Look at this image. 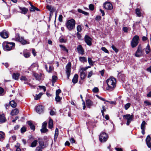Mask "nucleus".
Returning a JSON list of instances; mask_svg holds the SVG:
<instances>
[{
	"label": "nucleus",
	"instance_id": "1",
	"mask_svg": "<svg viewBox=\"0 0 151 151\" xmlns=\"http://www.w3.org/2000/svg\"><path fill=\"white\" fill-rule=\"evenodd\" d=\"M106 83L108 86L106 87V89L111 91L116 86V79L113 77H110L106 81Z\"/></svg>",
	"mask_w": 151,
	"mask_h": 151
},
{
	"label": "nucleus",
	"instance_id": "2",
	"mask_svg": "<svg viewBox=\"0 0 151 151\" xmlns=\"http://www.w3.org/2000/svg\"><path fill=\"white\" fill-rule=\"evenodd\" d=\"M15 46V44L14 42H5L3 44V48L4 50L9 51L13 49Z\"/></svg>",
	"mask_w": 151,
	"mask_h": 151
},
{
	"label": "nucleus",
	"instance_id": "3",
	"mask_svg": "<svg viewBox=\"0 0 151 151\" xmlns=\"http://www.w3.org/2000/svg\"><path fill=\"white\" fill-rule=\"evenodd\" d=\"M76 21L73 19H71L67 21L65 25L67 29L71 31L75 28Z\"/></svg>",
	"mask_w": 151,
	"mask_h": 151
},
{
	"label": "nucleus",
	"instance_id": "4",
	"mask_svg": "<svg viewBox=\"0 0 151 151\" xmlns=\"http://www.w3.org/2000/svg\"><path fill=\"white\" fill-rule=\"evenodd\" d=\"M99 138L101 142H104L107 140L108 136L107 133L104 132H101L99 136Z\"/></svg>",
	"mask_w": 151,
	"mask_h": 151
},
{
	"label": "nucleus",
	"instance_id": "5",
	"mask_svg": "<svg viewBox=\"0 0 151 151\" xmlns=\"http://www.w3.org/2000/svg\"><path fill=\"white\" fill-rule=\"evenodd\" d=\"M139 40L138 36L135 35L133 38L131 42V46L132 47H135L138 45Z\"/></svg>",
	"mask_w": 151,
	"mask_h": 151
},
{
	"label": "nucleus",
	"instance_id": "6",
	"mask_svg": "<svg viewBox=\"0 0 151 151\" xmlns=\"http://www.w3.org/2000/svg\"><path fill=\"white\" fill-rule=\"evenodd\" d=\"M144 51V49H142L141 46L140 45H139L135 53V56L138 57H140L143 55Z\"/></svg>",
	"mask_w": 151,
	"mask_h": 151
},
{
	"label": "nucleus",
	"instance_id": "7",
	"mask_svg": "<svg viewBox=\"0 0 151 151\" xmlns=\"http://www.w3.org/2000/svg\"><path fill=\"white\" fill-rule=\"evenodd\" d=\"M123 117L124 119L127 120V125H129L130 122L133 120L134 116L133 114L130 115V114H127L124 115Z\"/></svg>",
	"mask_w": 151,
	"mask_h": 151
},
{
	"label": "nucleus",
	"instance_id": "8",
	"mask_svg": "<svg viewBox=\"0 0 151 151\" xmlns=\"http://www.w3.org/2000/svg\"><path fill=\"white\" fill-rule=\"evenodd\" d=\"M71 64L70 63H68L66 66V73L67 76V78L69 79L70 74Z\"/></svg>",
	"mask_w": 151,
	"mask_h": 151
},
{
	"label": "nucleus",
	"instance_id": "9",
	"mask_svg": "<svg viewBox=\"0 0 151 151\" xmlns=\"http://www.w3.org/2000/svg\"><path fill=\"white\" fill-rule=\"evenodd\" d=\"M44 109V107L42 105L38 106L36 109V111L39 114H40L43 112Z\"/></svg>",
	"mask_w": 151,
	"mask_h": 151
},
{
	"label": "nucleus",
	"instance_id": "10",
	"mask_svg": "<svg viewBox=\"0 0 151 151\" xmlns=\"http://www.w3.org/2000/svg\"><path fill=\"white\" fill-rule=\"evenodd\" d=\"M85 41L87 45L91 46L92 44V39L88 35H86L84 37Z\"/></svg>",
	"mask_w": 151,
	"mask_h": 151
},
{
	"label": "nucleus",
	"instance_id": "11",
	"mask_svg": "<svg viewBox=\"0 0 151 151\" xmlns=\"http://www.w3.org/2000/svg\"><path fill=\"white\" fill-rule=\"evenodd\" d=\"M104 6L105 8L106 9L111 10L113 8L112 4L109 2L105 3L104 4Z\"/></svg>",
	"mask_w": 151,
	"mask_h": 151
},
{
	"label": "nucleus",
	"instance_id": "12",
	"mask_svg": "<svg viewBox=\"0 0 151 151\" xmlns=\"http://www.w3.org/2000/svg\"><path fill=\"white\" fill-rule=\"evenodd\" d=\"M46 8L50 11V16L52 14V12L55 11V9L54 7H52L49 5L47 6Z\"/></svg>",
	"mask_w": 151,
	"mask_h": 151
},
{
	"label": "nucleus",
	"instance_id": "13",
	"mask_svg": "<svg viewBox=\"0 0 151 151\" xmlns=\"http://www.w3.org/2000/svg\"><path fill=\"white\" fill-rule=\"evenodd\" d=\"M1 36L3 38H6L8 37V33L6 30H4L0 33Z\"/></svg>",
	"mask_w": 151,
	"mask_h": 151
},
{
	"label": "nucleus",
	"instance_id": "14",
	"mask_svg": "<svg viewBox=\"0 0 151 151\" xmlns=\"http://www.w3.org/2000/svg\"><path fill=\"white\" fill-rule=\"evenodd\" d=\"M77 50L79 54L81 55L84 54V50L81 45H79L77 46Z\"/></svg>",
	"mask_w": 151,
	"mask_h": 151
},
{
	"label": "nucleus",
	"instance_id": "15",
	"mask_svg": "<svg viewBox=\"0 0 151 151\" xmlns=\"http://www.w3.org/2000/svg\"><path fill=\"white\" fill-rule=\"evenodd\" d=\"M147 124V123H146L145 121H143L142 122V123L141 124V129H142V134L144 135L145 133V126Z\"/></svg>",
	"mask_w": 151,
	"mask_h": 151
},
{
	"label": "nucleus",
	"instance_id": "16",
	"mask_svg": "<svg viewBox=\"0 0 151 151\" xmlns=\"http://www.w3.org/2000/svg\"><path fill=\"white\" fill-rule=\"evenodd\" d=\"M86 104L87 106L90 108L93 105V102L91 100L88 99L86 101Z\"/></svg>",
	"mask_w": 151,
	"mask_h": 151
},
{
	"label": "nucleus",
	"instance_id": "17",
	"mask_svg": "<svg viewBox=\"0 0 151 151\" xmlns=\"http://www.w3.org/2000/svg\"><path fill=\"white\" fill-rule=\"evenodd\" d=\"M17 40H18V41L22 45H25L29 43V42L24 40V38L22 37H21L19 40H18V39H17Z\"/></svg>",
	"mask_w": 151,
	"mask_h": 151
},
{
	"label": "nucleus",
	"instance_id": "18",
	"mask_svg": "<svg viewBox=\"0 0 151 151\" xmlns=\"http://www.w3.org/2000/svg\"><path fill=\"white\" fill-rule=\"evenodd\" d=\"M151 140V137L149 135L147 136L146 139V141L147 146L148 147H150L151 146V144L150 143V141Z\"/></svg>",
	"mask_w": 151,
	"mask_h": 151
},
{
	"label": "nucleus",
	"instance_id": "19",
	"mask_svg": "<svg viewBox=\"0 0 151 151\" xmlns=\"http://www.w3.org/2000/svg\"><path fill=\"white\" fill-rule=\"evenodd\" d=\"M19 8L20 10L21 11L20 12V13L24 14H26L28 11V9L25 7H19Z\"/></svg>",
	"mask_w": 151,
	"mask_h": 151
},
{
	"label": "nucleus",
	"instance_id": "20",
	"mask_svg": "<svg viewBox=\"0 0 151 151\" xmlns=\"http://www.w3.org/2000/svg\"><path fill=\"white\" fill-rule=\"evenodd\" d=\"M6 119L3 114H0V122L4 123L6 122Z\"/></svg>",
	"mask_w": 151,
	"mask_h": 151
},
{
	"label": "nucleus",
	"instance_id": "21",
	"mask_svg": "<svg viewBox=\"0 0 151 151\" xmlns=\"http://www.w3.org/2000/svg\"><path fill=\"white\" fill-rule=\"evenodd\" d=\"M135 12L137 16L138 17H140L142 15L141 10L139 8L136 9L135 10Z\"/></svg>",
	"mask_w": 151,
	"mask_h": 151
},
{
	"label": "nucleus",
	"instance_id": "22",
	"mask_svg": "<svg viewBox=\"0 0 151 151\" xmlns=\"http://www.w3.org/2000/svg\"><path fill=\"white\" fill-rule=\"evenodd\" d=\"M19 111L18 109H15L12 111L11 114L12 116L16 115L19 113Z\"/></svg>",
	"mask_w": 151,
	"mask_h": 151
},
{
	"label": "nucleus",
	"instance_id": "23",
	"mask_svg": "<svg viewBox=\"0 0 151 151\" xmlns=\"http://www.w3.org/2000/svg\"><path fill=\"white\" fill-rule=\"evenodd\" d=\"M78 75L77 74H75L72 80L73 83H76L78 82Z\"/></svg>",
	"mask_w": 151,
	"mask_h": 151
},
{
	"label": "nucleus",
	"instance_id": "24",
	"mask_svg": "<svg viewBox=\"0 0 151 151\" xmlns=\"http://www.w3.org/2000/svg\"><path fill=\"white\" fill-rule=\"evenodd\" d=\"M27 124L29 126L31 129L34 131L35 130V126L33 124L31 121H28L27 122Z\"/></svg>",
	"mask_w": 151,
	"mask_h": 151
},
{
	"label": "nucleus",
	"instance_id": "25",
	"mask_svg": "<svg viewBox=\"0 0 151 151\" xmlns=\"http://www.w3.org/2000/svg\"><path fill=\"white\" fill-rule=\"evenodd\" d=\"M39 147L42 149H44L47 146L46 145L44 144L43 141H41L39 142Z\"/></svg>",
	"mask_w": 151,
	"mask_h": 151
},
{
	"label": "nucleus",
	"instance_id": "26",
	"mask_svg": "<svg viewBox=\"0 0 151 151\" xmlns=\"http://www.w3.org/2000/svg\"><path fill=\"white\" fill-rule=\"evenodd\" d=\"M58 129L56 128L55 130L54 140L55 141H56L57 138L58 136Z\"/></svg>",
	"mask_w": 151,
	"mask_h": 151
},
{
	"label": "nucleus",
	"instance_id": "27",
	"mask_svg": "<svg viewBox=\"0 0 151 151\" xmlns=\"http://www.w3.org/2000/svg\"><path fill=\"white\" fill-rule=\"evenodd\" d=\"M5 137V133L2 131H0V141H2Z\"/></svg>",
	"mask_w": 151,
	"mask_h": 151
},
{
	"label": "nucleus",
	"instance_id": "28",
	"mask_svg": "<svg viewBox=\"0 0 151 151\" xmlns=\"http://www.w3.org/2000/svg\"><path fill=\"white\" fill-rule=\"evenodd\" d=\"M30 4L31 6V7L30 8V12H33L34 11H35L36 10L38 11H39V10L38 8L34 6L33 5L31 4V3H30Z\"/></svg>",
	"mask_w": 151,
	"mask_h": 151
},
{
	"label": "nucleus",
	"instance_id": "29",
	"mask_svg": "<svg viewBox=\"0 0 151 151\" xmlns=\"http://www.w3.org/2000/svg\"><path fill=\"white\" fill-rule=\"evenodd\" d=\"M19 76V73H14L12 76L13 79L16 80H18Z\"/></svg>",
	"mask_w": 151,
	"mask_h": 151
},
{
	"label": "nucleus",
	"instance_id": "30",
	"mask_svg": "<svg viewBox=\"0 0 151 151\" xmlns=\"http://www.w3.org/2000/svg\"><path fill=\"white\" fill-rule=\"evenodd\" d=\"M45 67L47 71L49 73L51 72L54 69L53 67L51 65L50 66L48 70H47V67L46 65H45Z\"/></svg>",
	"mask_w": 151,
	"mask_h": 151
},
{
	"label": "nucleus",
	"instance_id": "31",
	"mask_svg": "<svg viewBox=\"0 0 151 151\" xmlns=\"http://www.w3.org/2000/svg\"><path fill=\"white\" fill-rule=\"evenodd\" d=\"M53 122L51 119H50L48 123V127L50 129H52L53 127Z\"/></svg>",
	"mask_w": 151,
	"mask_h": 151
},
{
	"label": "nucleus",
	"instance_id": "32",
	"mask_svg": "<svg viewBox=\"0 0 151 151\" xmlns=\"http://www.w3.org/2000/svg\"><path fill=\"white\" fill-rule=\"evenodd\" d=\"M9 104L13 108L15 107L17 105V103L14 100L10 101Z\"/></svg>",
	"mask_w": 151,
	"mask_h": 151
},
{
	"label": "nucleus",
	"instance_id": "33",
	"mask_svg": "<svg viewBox=\"0 0 151 151\" xmlns=\"http://www.w3.org/2000/svg\"><path fill=\"white\" fill-rule=\"evenodd\" d=\"M37 140H34L32 142L30 146L32 147H35L37 145Z\"/></svg>",
	"mask_w": 151,
	"mask_h": 151
},
{
	"label": "nucleus",
	"instance_id": "34",
	"mask_svg": "<svg viewBox=\"0 0 151 151\" xmlns=\"http://www.w3.org/2000/svg\"><path fill=\"white\" fill-rule=\"evenodd\" d=\"M34 76L36 78V80L39 81L41 79V76L36 73H34Z\"/></svg>",
	"mask_w": 151,
	"mask_h": 151
},
{
	"label": "nucleus",
	"instance_id": "35",
	"mask_svg": "<svg viewBox=\"0 0 151 151\" xmlns=\"http://www.w3.org/2000/svg\"><path fill=\"white\" fill-rule=\"evenodd\" d=\"M81 78L82 79H84L86 77V74L83 71L80 72Z\"/></svg>",
	"mask_w": 151,
	"mask_h": 151
},
{
	"label": "nucleus",
	"instance_id": "36",
	"mask_svg": "<svg viewBox=\"0 0 151 151\" xmlns=\"http://www.w3.org/2000/svg\"><path fill=\"white\" fill-rule=\"evenodd\" d=\"M151 50L150 48V46L149 44H148L145 48V51L146 54H148L149 52H150Z\"/></svg>",
	"mask_w": 151,
	"mask_h": 151
},
{
	"label": "nucleus",
	"instance_id": "37",
	"mask_svg": "<svg viewBox=\"0 0 151 151\" xmlns=\"http://www.w3.org/2000/svg\"><path fill=\"white\" fill-rule=\"evenodd\" d=\"M78 11L79 12L82 13L83 14L86 15H88V13H87L86 12H85L84 11H83L81 9H78Z\"/></svg>",
	"mask_w": 151,
	"mask_h": 151
},
{
	"label": "nucleus",
	"instance_id": "38",
	"mask_svg": "<svg viewBox=\"0 0 151 151\" xmlns=\"http://www.w3.org/2000/svg\"><path fill=\"white\" fill-rule=\"evenodd\" d=\"M80 60L82 62H86L87 61L86 58L84 57H81L79 58Z\"/></svg>",
	"mask_w": 151,
	"mask_h": 151
},
{
	"label": "nucleus",
	"instance_id": "39",
	"mask_svg": "<svg viewBox=\"0 0 151 151\" xmlns=\"http://www.w3.org/2000/svg\"><path fill=\"white\" fill-rule=\"evenodd\" d=\"M88 61L89 64L91 65H93L94 63V62L92 61L91 59L90 58H88Z\"/></svg>",
	"mask_w": 151,
	"mask_h": 151
},
{
	"label": "nucleus",
	"instance_id": "40",
	"mask_svg": "<svg viewBox=\"0 0 151 151\" xmlns=\"http://www.w3.org/2000/svg\"><path fill=\"white\" fill-rule=\"evenodd\" d=\"M58 79L57 76H52V83H55Z\"/></svg>",
	"mask_w": 151,
	"mask_h": 151
},
{
	"label": "nucleus",
	"instance_id": "41",
	"mask_svg": "<svg viewBox=\"0 0 151 151\" xmlns=\"http://www.w3.org/2000/svg\"><path fill=\"white\" fill-rule=\"evenodd\" d=\"M60 47L62 48V50H63L65 51L67 53L68 52V50L66 48V47L62 45H60Z\"/></svg>",
	"mask_w": 151,
	"mask_h": 151
},
{
	"label": "nucleus",
	"instance_id": "42",
	"mask_svg": "<svg viewBox=\"0 0 151 151\" xmlns=\"http://www.w3.org/2000/svg\"><path fill=\"white\" fill-rule=\"evenodd\" d=\"M131 106V104L130 103H127L124 106V108L125 110H127L128 108L130 107Z\"/></svg>",
	"mask_w": 151,
	"mask_h": 151
},
{
	"label": "nucleus",
	"instance_id": "43",
	"mask_svg": "<svg viewBox=\"0 0 151 151\" xmlns=\"http://www.w3.org/2000/svg\"><path fill=\"white\" fill-rule=\"evenodd\" d=\"M61 99V98L60 97L59 95H56L55 98V100L57 102H59Z\"/></svg>",
	"mask_w": 151,
	"mask_h": 151
},
{
	"label": "nucleus",
	"instance_id": "44",
	"mask_svg": "<svg viewBox=\"0 0 151 151\" xmlns=\"http://www.w3.org/2000/svg\"><path fill=\"white\" fill-rule=\"evenodd\" d=\"M20 79L22 81H27L28 80V79L26 77L24 76H22L20 78Z\"/></svg>",
	"mask_w": 151,
	"mask_h": 151
},
{
	"label": "nucleus",
	"instance_id": "45",
	"mask_svg": "<svg viewBox=\"0 0 151 151\" xmlns=\"http://www.w3.org/2000/svg\"><path fill=\"white\" fill-rule=\"evenodd\" d=\"M102 109L101 110V112L103 116H104V112L106 111L105 106H103L102 107Z\"/></svg>",
	"mask_w": 151,
	"mask_h": 151
},
{
	"label": "nucleus",
	"instance_id": "46",
	"mask_svg": "<svg viewBox=\"0 0 151 151\" xmlns=\"http://www.w3.org/2000/svg\"><path fill=\"white\" fill-rule=\"evenodd\" d=\"M101 50L106 53H109V52L108 50L104 47H102L101 48Z\"/></svg>",
	"mask_w": 151,
	"mask_h": 151
},
{
	"label": "nucleus",
	"instance_id": "47",
	"mask_svg": "<svg viewBox=\"0 0 151 151\" xmlns=\"http://www.w3.org/2000/svg\"><path fill=\"white\" fill-rule=\"evenodd\" d=\"M82 27L81 25H78L77 27V29L78 32H80L82 30Z\"/></svg>",
	"mask_w": 151,
	"mask_h": 151
},
{
	"label": "nucleus",
	"instance_id": "48",
	"mask_svg": "<svg viewBox=\"0 0 151 151\" xmlns=\"http://www.w3.org/2000/svg\"><path fill=\"white\" fill-rule=\"evenodd\" d=\"M99 89L97 87H95L92 89V91L94 93H96L99 91Z\"/></svg>",
	"mask_w": 151,
	"mask_h": 151
},
{
	"label": "nucleus",
	"instance_id": "49",
	"mask_svg": "<svg viewBox=\"0 0 151 151\" xmlns=\"http://www.w3.org/2000/svg\"><path fill=\"white\" fill-rule=\"evenodd\" d=\"M111 47L113 50L114 51L116 52L117 53L118 52V50L114 45H112L111 46Z\"/></svg>",
	"mask_w": 151,
	"mask_h": 151
},
{
	"label": "nucleus",
	"instance_id": "50",
	"mask_svg": "<svg viewBox=\"0 0 151 151\" xmlns=\"http://www.w3.org/2000/svg\"><path fill=\"white\" fill-rule=\"evenodd\" d=\"M26 131V128L24 127H22L21 129V132L22 133H23Z\"/></svg>",
	"mask_w": 151,
	"mask_h": 151
},
{
	"label": "nucleus",
	"instance_id": "51",
	"mask_svg": "<svg viewBox=\"0 0 151 151\" xmlns=\"http://www.w3.org/2000/svg\"><path fill=\"white\" fill-rule=\"evenodd\" d=\"M93 74V71L91 70L88 73V78H90Z\"/></svg>",
	"mask_w": 151,
	"mask_h": 151
},
{
	"label": "nucleus",
	"instance_id": "52",
	"mask_svg": "<svg viewBox=\"0 0 151 151\" xmlns=\"http://www.w3.org/2000/svg\"><path fill=\"white\" fill-rule=\"evenodd\" d=\"M48 130L46 128H42L41 129L40 131L42 132L45 133L47 132Z\"/></svg>",
	"mask_w": 151,
	"mask_h": 151
},
{
	"label": "nucleus",
	"instance_id": "53",
	"mask_svg": "<svg viewBox=\"0 0 151 151\" xmlns=\"http://www.w3.org/2000/svg\"><path fill=\"white\" fill-rule=\"evenodd\" d=\"M89 8L90 10H93L94 9V5L92 4H91L89 6Z\"/></svg>",
	"mask_w": 151,
	"mask_h": 151
},
{
	"label": "nucleus",
	"instance_id": "54",
	"mask_svg": "<svg viewBox=\"0 0 151 151\" xmlns=\"http://www.w3.org/2000/svg\"><path fill=\"white\" fill-rule=\"evenodd\" d=\"M59 41L61 42L65 43L66 42V40H64L63 37H60L59 38Z\"/></svg>",
	"mask_w": 151,
	"mask_h": 151
},
{
	"label": "nucleus",
	"instance_id": "55",
	"mask_svg": "<svg viewBox=\"0 0 151 151\" xmlns=\"http://www.w3.org/2000/svg\"><path fill=\"white\" fill-rule=\"evenodd\" d=\"M61 92V90L59 89L56 91V95H59V94Z\"/></svg>",
	"mask_w": 151,
	"mask_h": 151
},
{
	"label": "nucleus",
	"instance_id": "56",
	"mask_svg": "<svg viewBox=\"0 0 151 151\" xmlns=\"http://www.w3.org/2000/svg\"><path fill=\"white\" fill-rule=\"evenodd\" d=\"M21 37H20L19 36V34H17L16 35V36L15 37V40L17 41H18V40H17V39H18V40H19Z\"/></svg>",
	"mask_w": 151,
	"mask_h": 151
},
{
	"label": "nucleus",
	"instance_id": "57",
	"mask_svg": "<svg viewBox=\"0 0 151 151\" xmlns=\"http://www.w3.org/2000/svg\"><path fill=\"white\" fill-rule=\"evenodd\" d=\"M24 56L25 57L27 58L30 56V53L29 52H27L24 54Z\"/></svg>",
	"mask_w": 151,
	"mask_h": 151
},
{
	"label": "nucleus",
	"instance_id": "58",
	"mask_svg": "<svg viewBox=\"0 0 151 151\" xmlns=\"http://www.w3.org/2000/svg\"><path fill=\"white\" fill-rule=\"evenodd\" d=\"M47 123L46 122H44L42 124V128H46Z\"/></svg>",
	"mask_w": 151,
	"mask_h": 151
},
{
	"label": "nucleus",
	"instance_id": "59",
	"mask_svg": "<svg viewBox=\"0 0 151 151\" xmlns=\"http://www.w3.org/2000/svg\"><path fill=\"white\" fill-rule=\"evenodd\" d=\"M96 96L97 98H98L99 99H100L101 100L104 101H105V99H104L102 98V97L99 96V95H96Z\"/></svg>",
	"mask_w": 151,
	"mask_h": 151
},
{
	"label": "nucleus",
	"instance_id": "60",
	"mask_svg": "<svg viewBox=\"0 0 151 151\" xmlns=\"http://www.w3.org/2000/svg\"><path fill=\"white\" fill-rule=\"evenodd\" d=\"M39 87L40 89H43L44 90V92L46 91V89L45 87V86H39Z\"/></svg>",
	"mask_w": 151,
	"mask_h": 151
},
{
	"label": "nucleus",
	"instance_id": "61",
	"mask_svg": "<svg viewBox=\"0 0 151 151\" xmlns=\"http://www.w3.org/2000/svg\"><path fill=\"white\" fill-rule=\"evenodd\" d=\"M62 18H63V16L62 15H60L59 16V20L60 22H62Z\"/></svg>",
	"mask_w": 151,
	"mask_h": 151
},
{
	"label": "nucleus",
	"instance_id": "62",
	"mask_svg": "<svg viewBox=\"0 0 151 151\" xmlns=\"http://www.w3.org/2000/svg\"><path fill=\"white\" fill-rule=\"evenodd\" d=\"M4 89L0 87V95H1L3 93Z\"/></svg>",
	"mask_w": 151,
	"mask_h": 151
},
{
	"label": "nucleus",
	"instance_id": "63",
	"mask_svg": "<svg viewBox=\"0 0 151 151\" xmlns=\"http://www.w3.org/2000/svg\"><path fill=\"white\" fill-rule=\"evenodd\" d=\"M128 29L127 27H124L123 28V30L124 32H128Z\"/></svg>",
	"mask_w": 151,
	"mask_h": 151
},
{
	"label": "nucleus",
	"instance_id": "64",
	"mask_svg": "<svg viewBox=\"0 0 151 151\" xmlns=\"http://www.w3.org/2000/svg\"><path fill=\"white\" fill-rule=\"evenodd\" d=\"M115 149L116 151H122V150L121 148L118 147H115Z\"/></svg>",
	"mask_w": 151,
	"mask_h": 151
}]
</instances>
